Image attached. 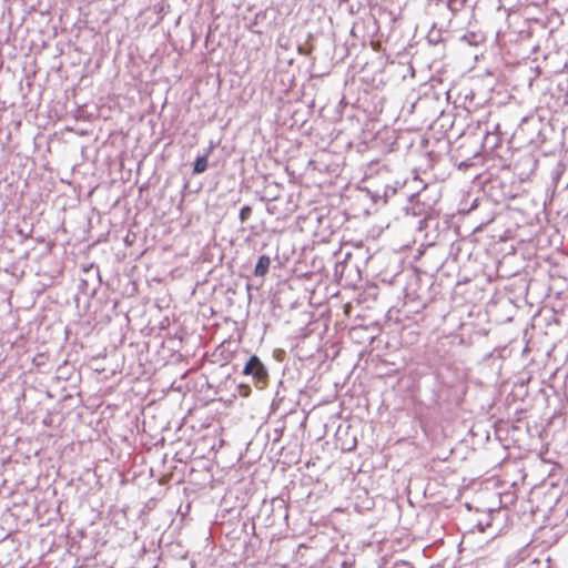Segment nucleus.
I'll use <instances>...</instances> for the list:
<instances>
[{
	"instance_id": "f257e3e1",
	"label": "nucleus",
	"mask_w": 568,
	"mask_h": 568,
	"mask_svg": "<svg viewBox=\"0 0 568 568\" xmlns=\"http://www.w3.org/2000/svg\"><path fill=\"white\" fill-rule=\"evenodd\" d=\"M244 375H251L256 382H264L267 378V371L261 359L253 355L244 366Z\"/></svg>"
},
{
	"instance_id": "f03ea898",
	"label": "nucleus",
	"mask_w": 568,
	"mask_h": 568,
	"mask_svg": "<svg viewBox=\"0 0 568 568\" xmlns=\"http://www.w3.org/2000/svg\"><path fill=\"white\" fill-rule=\"evenodd\" d=\"M270 265L271 258L267 255L260 256L255 265L254 274L256 276H264L268 272Z\"/></svg>"
},
{
	"instance_id": "7ed1b4c3",
	"label": "nucleus",
	"mask_w": 568,
	"mask_h": 568,
	"mask_svg": "<svg viewBox=\"0 0 568 568\" xmlns=\"http://www.w3.org/2000/svg\"><path fill=\"white\" fill-rule=\"evenodd\" d=\"M207 169V159L205 156H200L195 160L193 172L202 173Z\"/></svg>"
},
{
	"instance_id": "20e7f679",
	"label": "nucleus",
	"mask_w": 568,
	"mask_h": 568,
	"mask_svg": "<svg viewBox=\"0 0 568 568\" xmlns=\"http://www.w3.org/2000/svg\"><path fill=\"white\" fill-rule=\"evenodd\" d=\"M251 214H252V207L248 205H245L241 209L239 217L242 222H245L246 220H248L251 217Z\"/></svg>"
}]
</instances>
